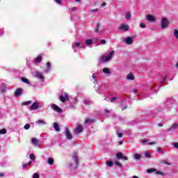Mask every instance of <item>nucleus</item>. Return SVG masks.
I'll return each instance as SVG.
<instances>
[{"label": "nucleus", "mask_w": 178, "mask_h": 178, "mask_svg": "<svg viewBox=\"0 0 178 178\" xmlns=\"http://www.w3.org/2000/svg\"><path fill=\"white\" fill-rule=\"evenodd\" d=\"M116 99H118V97H115L111 99H110L111 102H113V101H116Z\"/></svg>", "instance_id": "nucleus-44"}, {"label": "nucleus", "mask_w": 178, "mask_h": 178, "mask_svg": "<svg viewBox=\"0 0 178 178\" xmlns=\"http://www.w3.org/2000/svg\"><path fill=\"white\" fill-rule=\"evenodd\" d=\"M65 133L67 140H72L73 138V135H72V133H70V131H69V129H67Z\"/></svg>", "instance_id": "nucleus-11"}, {"label": "nucleus", "mask_w": 178, "mask_h": 178, "mask_svg": "<svg viewBox=\"0 0 178 178\" xmlns=\"http://www.w3.org/2000/svg\"><path fill=\"white\" fill-rule=\"evenodd\" d=\"M156 175H159L160 176H163V172H161V171H156Z\"/></svg>", "instance_id": "nucleus-43"}, {"label": "nucleus", "mask_w": 178, "mask_h": 178, "mask_svg": "<svg viewBox=\"0 0 178 178\" xmlns=\"http://www.w3.org/2000/svg\"><path fill=\"white\" fill-rule=\"evenodd\" d=\"M102 6H106V2H103L102 4Z\"/></svg>", "instance_id": "nucleus-63"}, {"label": "nucleus", "mask_w": 178, "mask_h": 178, "mask_svg": "<svg viewBox=\"0 0 178 178\" xmlns=\"http://www.w3.org/2000/svg\"><path fill=\"white\" fill-rule=\"evenodd\" d=\"M116 156L118 159H122L123 154H122V152L117 153Z\"/></svg>", "instance_id": "nucleus-28"}, {"label": "nucleus", "mask_w": 178, "mask_h": 178, "mask_svg": "<svg viewBox=\"0 0 178 178\" xmlns=\"http://www.w3.org/2000/svg\"><path fill=\"white\" fill-rule=\"evenodd\" d=\"M31 104H33V102L32 101H28V102H25L23 103V105H31Z\"/></svg>", "instance_id": "nucleus-37"}, {"label": "nucleus", "mask_w": 178, "mask_h": 178, "mask_svg": "<svg viewBox=\"0 0 178 178\" xmlns=\"http://www.w3.org/2000/svg\"><path fill=\"white\" fill-rule=\"evenodd\" d=\"M106 165L109 168H111V166H113V163L112 161H106Z\"/></svg>", "instance_id": "nucleus-36"}, {"label": "nucleus", "mask_w": 178, "mask_h": 178, "mask_svg": "<svg viewBox=\"0 0 178 178\" xmlns=\"http://www.w3.org/2000/svg\"><path fill=\"white\" fill-rule=\"evenodd\" d=\"M29 165H30V163H25V164H24V165H22V168H23V169H26V168H27V166H28Z\"/></svg>", "instance_id": "nucleus-50"}, {"label": "nucleus", "mask_w": 178, "mask_h": 178, "mask_svg": "<svg viewBox=\"0 0 178 178\" xmlns=\"http://www.w3.org/2000/svg\"><path fill=\"white\" fill-rule=\"evenodd\" d=\"M127 80H129L130 81H133L134 80V75H133V73L130 72L127 75L126 77Z\"/></svg>", "instance_id": "nucleus-17"}, {"label": "nucleus", "mask_w": 178, "mask_h": 178, "mask_svg": "<svg viewBox=\"0 0 178 178\" xmlns=\"http://www.w3.org/2000/svg\"><path fill=\"white\" fill-rule=\"evenodd\" d=\"M32 144L35 145V147H40V142H38V140H37L35 138H33L31 140Z\"/></svg>", "instance_id": "nucleus-16"}, {"label": "nucleus", "mask_w": 178, "mask_h": 178, "mask_svg": "<svg viewBox=\"0 0 178 178\" xmlns=\"http://www.w3.org/2000/svg\"><path fill=\"white\" fill-rule=\"evenodd\" d=\"M22 81H23V83H26V84H30V81H29L27 78H22Z\"/></svg>", "instance_id": "nucleus-30"}, {"label": "nucleus", "mask_w": 178, "mask_h": 178, "mask_svg": "<svg viewBox=\"0 0 178 178\" xmlns=\"http://www.w3.org/2000/svg\"><path fill=\"white\" fill-rule=\"evenodd\" d=\"M127 106H128L127 105H125L124 107H122V108H121V110H122V111H126V109H127Z\"/></svg>", "instance_id": "nucleus-57"}, {"label": "nucleus", "mask_w": 178, "mask_h": 178, "mask_svg": "<svg viewBox=\"0 0 178 178\" xmlns=\"http://www.w3.org/2000/svg\"><path fill=\"white\" fill-rule=\"evenodd\" d=\"M177 129H178V123H174L167 129V132L169 133L170 131H173V130H176Z\"/></svg>", "instance_id": "nucleus-9"}, {"label": "nucleus", "mask_w": 178, "mask_h": 178, "mask_svg": "<svg viewBox=\"0 0 178 178\" xmlns=\"http://www.w3.org/2000/svg\"><path fill=\"white\" fill-rule=\"evenodd\" d=\"M29 158L30 159H31L32 161H33V159H35V155H34V154H31L29 155Z\"/></svg>", "instance_id": "nucleus-39"}, {"label": "nucleus", "mask_w": 178, "mask_h": 178, "mask_svg": "<svg viewBox=\"0 0 178 178\" xmlns=\"http://www.w3.org/2000/svg\"><path fill=\"white\" fill-rule=\"evenodd\" d=\"M36 124H40V125H45L47 124V122H45V120H39L38 121H36Z\"/></svg>", "instance_id": "nucleus-19"}, {"label": "nucleus", "mask_w": 178, "mask_h": 178, "mask_svg": "<svg viewBox=\"0 0 178 178\" xmlns=\"http://www.w3.org/2000/svg\"><path fill=\"white\" fill-rule=\"evenodd\" d=\"M174 147L178 149V143H174Z\"/></svg>", "instance_id": "nucleus-58"}, {"label": "nucleus", "mask_w": 178, "mask_h": 178, "mask_svg": "<svg viewBox=\"0 0 178 178\" xmlns=\"http://www.w3.org/2000/svg\"><path fill=\"white\" fill-rule=\"evenodd\" d=\"M115 55V50L110 51L107 56H101L99 58V63H106V62H110L112 60L113 56Z\"/></svg>", "instance_id": "nucleus-1"}, {"label": "nucleus", "mask_w": 178, "mask_h": 178, "mask_svg": "<svg viewBox=\"0 0 178 178\" xmlns=\"http://www.w3.org/2000/svg\"><path fill=\"white\" fill-rule=\"evenodd\" d=\"M145 158L150 159L151 158V154H149V152H145Z\"/></svg>", "instance_id": "nucleus-34"}, {"label": "nucleus", "mask_w": 178, "mask_h": 178, "mask_svg": "<svg viewBox=\"0 0 178 178\" xmlns=\"http://www.w3.org/2000/svg\"><path fill=\"white\" fill-rule=\"evenodd\" d=\"M51 108L56 112H59V113H62V110L60 109V108L59 106H58V105H56L55 104H51Z\"/></svg>", "instance_id": "nucleus-14"}, {"label": "nucleus", "mask_w": 178, "mask_h": 178, "mask_svg": "<svg viewBox=\"0 0 178 178\" xmlns=\"http://www.w3.org/2000/svg\"><path fill=\"white\" fill-rule=\"evenodd\" d=\"M42 60V56H39L35 59V63H41Z\"/></svg>", "instance_id": "nucleus-22"}, {"label": "nucleus", "mask_w": 178, "mask_h": 178, "mask_svg": "<svg viewBox=\"0 0 178 178\" xmlns=\"http://www.w3.org/2000/svg\"><path fill=\"white\" fill-rule=\"evenodd\" d=\"M81 131H83V126H81L80 124H78L75 129V133L79 134V133H81Z\"/></svg>", "instance_id": "nucleus-15"}, {"label": "nucleus", "mask_w": 178, "mask_h": 178, "mask_svg": "<svg viewBox=\"0 0 178 178\" xmlns=\"http://www.w3.org/2000/svg\"><path fill=\"white\" fill-rule=\"evenodd\" d=\"M156 152H158V154H160L161 155H162V154H165V149H163V148L162 147H158L156 149Z\"/></svg>", "instance_id": "nucleus-23"}, {"label": "nucleus", "mask_w": 178, "mask_h": 178, "mask_svg": "<svg viewBox=\"0 0 178 178\" xmlns=\"http://www.w3.org/2000/svg\"><path fill=\"white\" fill-rule=\"evenodd\" d=\"M51 67V63H49V62L47 63V69H46L44 73H48L49 72H50Z\"/></svg>", "instance_id": "nucleus-21"}, {"label": "nucleus", "mask_w": 178, "mask_h": 178, "mask_svg": "<svg viewBox=\"0 0 178 178\" xmlns=\"http://www.w3.org/2000/svg\"><path fill=\"white\" fill-rule=\"evenodd\" d=\"M147 172L148 173H152L154 172H156V169H155V168H149V169L147 170Z\"/></svg>", "instance_id": "nucleus-31"}, {"label": "nucleus", "mask_w": 178, "mask_h": 178, "mask_svg": "<svg viewBox=\"0 0 178 178\" xmlns=\"http://www.w3.org/2000/svg\"><path fill=\"white\" fill-rule=\"evenodd\" d=\"M83 102H84L85 105H90L91 104V102H90V100L87 99H84Z\"/></svg>", "instance_id": "nucleus-35"}, {"label": "nucleus", "mask_w": 178, "mask_h": 178, "mask_svg": "<svg viewBox=\"0 0 178 178\" xmlns=\"http://www.w3.org/2000/svg\"><path fill=\"white\" fill-rule=\"evenodd\" d=\"M124 41L127 45H131L134 42L133 38L131 37H127Z\"/></svg>", "instance_id": "nucleus-12"}, {"label": "nucleus", "mask_w": 178, "mask_h": 178, "mask_svg": "<svg viewBox=\"0 0 178 178\" xmlns=\"http://www.w3.org/2000/svg\"><path fill=\"white\" fill-rule=\"evenodd\" d=\"M33 178H40V174L34 173L33 175Z\"/></svg>", "instance_id": "nucleus-42"}, {"label": "nucleus", "mask_w": 178, "mask_h": 178, "mask_svg": "<svg viewBox=\"0 0 178 178\" xmlns=\"http://www.w3.org/2000/svg\"><path fill=\"white\" fill-rule=\"evenodd\" d=\"M79 48H83V49H86V46H84L83 44L80 43Z\"/></svg>", "instance_id": "nucleus-53"}, {"label": "nucleus", "mask_w": 178, "mask_h": 178, "mask_svg": "<svg viewBox=\"0 0 178 178\" xmlns=\"http://www.w3.org/2000/svg\"><path fill=\"white\" fill-rule=\"evenodd\" d=\"M23 92V89L22 88H18L16 90L15 92V97H20V95L22 94Z\"/></svg>", "instance_id": "nucleus-18"}, {"label": "nucleus", "mask_w": 178, "mask_h": 178, "mask_svg": "<svg viewBox=\"0 0 178 178\" xmlns=\"http://www.w3.org/2000/svg\"><path fill=\"white\" fill-rule=\"evenodd\" d=\"M122 159H124V161H128L129 158L126 156H122Z\"/></svg>", "instance_id": "nucleus-55"}, {"label": "nucleus", "mask_w": 178, "mask_h": 178, "mask_svg": "<svg viewBox=\"0 0 178 178\" xmlns=\"http://www.w3.org/2000/svg\"><path fill=\"white\" fill-rule=\"evenodd\" d=\"M125 17L127 20L130 19V17H131V13H127L126 15H125Z\"/></svg>", "instance_id": "nucleus-33"}, {"label": "nucleus", "mask_w": 178, "mask_h": 178, "mask_svg": "<svg viewBox=\"0 0 178 178\" xmlns=\"http://www.w3.org/2000/svg\"><path fill=\"white\" fill-rule=\"evenodd\" d=\"M47 163H49V165H54V159L49 158L47 159Z\"/></svg>", "instance_id": "nucleus-29"}, {"label": "nucleus", "mask_w": 178, "mask_h": 178, "mask_svg": "<svg viewBox=\"0 0 178 178\" xmlns=\"http://www.w3.org/2000/svg\"><path fill=\"white\" fill-rule=\"evenodd\" d=\"M117 134H118V137H120V138L123 137V134L122 132H118L117 133Z\"/></svg>", "instance_id": "nucleus-47"}, {"label": "nucleus", "mask_w": 178, "mask_h": 178, "mask_svg": "<svg viewBox=\"0 0 178 178\" xmlns=\"http://www.w3.org/2000/svg\"><path fill=\"white\" fill-rule=\"evenodd\" d=\"M40 106L38 102H35L32 104V105L29 107L30 111H37Z\"/></svg>", "instance_id": "nucleus-7"}, {"label": "nucleus", "mask_w": 178, "mask_h": 178, "mask_svg": "<svg viewBox=\"0 0 178 178\" xmlns=\"http://www.w3.org/2000/svg\"><path fill=\"white\" fill-rule=\"evenodd\" d=\"M141 143H142V144L145 145V144H147V143H148V140H143L141 141Z\"/></svg>", "instance_id": "nucleus-52"}, {"label": "nucleus", "mask_w": 178, "mask_h": 178, "mask_svg": "<svg viewBox=\"0 0 178 178\" xmlns=\"http://www.w3.org/2000/svg\"><path fill=\"white\" fill-rule=\"evenodd\" d=\"M97 12H98V8L90 10L91 13H97Z\"/></svg>", "instance_id": "nucleus-46"}, {"label": "nucleus", "mask_w": 178, "mask_h": 178, "mask_svg": "<svg viewBox=\"0 0 178 178\" xmlns=\"http://www.w3.org/2000/svg\"><path fill=\"white\" fill-rule=\"evenodd\" d=\"M59 99L61 102H66V101H69V95L65 92L59 97Z\"/></svg>", "instance_id": "nucleus-5"}, {"label": "nucleus", "mask_w": 178, "mask_h": 178, "mask_svg": "<svg viewBox=\"0 0 178 178\" xmlns=\"http://www.w3.org/2000/svg\"><path fill=\"white\" fill-rule=\"evenodd\" d=\"M92 39H87L86 41H85V44L86 45H92Z\"/></svg>", "instance_id": "nucleus-25"}, {"label": "nucleus", "mask_w": 178, "mask_h": 178, "mask_svg": "<svg viewBox=\"0 0 178 178\" xmlns=\"http://www.w3.org/2000/svg\"><path fill=\"white\" fill-rule=\"evenodd\" d=\"M146 19H147L148 22H152V23H155V22H156L155 17L151 15H146Z\"/></svg>", "instance_id": "nucleus-13"}, {"label": "nucleus", "mask_w": 178, "mask_h": 178, "mask_svg": "<svg viewBox=\"0 0 178 178\" xmlns=\"http://www.w3.org/2000/svg\"><path fill=\"white\" fill-rule=\"evenodd\" d=\"M33 75L34 76V77H36V79H39L40 80H44V75H42V74H41L40 72L38 71H35L33 72Z\"/></svg>", "instance_id": "nucleus-6"}, {"label": "nucleus", "mask_w": 178, "mask_h": 178, "mask_svg": "<svg viewBox=\"0 0 178 178\" xmlns=\"http://www.w3.org/2000/svg\"><path fill=\"white\" fill-rule=\"evenodd\" d=\"M140 27H141L142 29H145L147 26H145V24L141 23V24H140Z\"/></svg>", "instance_id": "nucleus-48"}, {"label": "nucleus", "mask_w": 178, "mask_h": 178, "mask_svg": "<svg viewBox=\"0 0 178 178\" xmlns=\"http://www.w3.org/2000/svg\"><path fill=\"white\" fill-rule=\"evenodd\" d=\"M168 24L169 20H168L165 17H163L161 22V29H166Z\"/></svg>", "instance_id": "nucleus-4"}, {"label": "nucleus", "mask_w": 178, "mask_h": 178, "mask_svg": "<svg viewBox=\"0 0 178 178\" xmlns=\"http://www.w3.org/2000/svg\"><path fill=\"white\" fill-rule=\"evenodd\" d=\"M175 100L173 98H170V99H168L166 103H165V108H167V109L168 111H170V108H172V104H175Z\"/></svg>", "instance_id": "nucleus-3"}, {"label": "nucleus", "mask_w": 178, "mask_h": 178, "mask_svg": "<svg viewBox=\"0 0 178 178\" xmlns=\"http://www.w3.org/2000/svg\"><path fill=\"white\" fill-rule=\"evenodd\" d=\"M159 127H163V124L159 123Z\"/></svg>", "instance_id": "nucleus-64"}, {"label": "nucleus", "mask_w": 178, "mask_h": 178, "mask_svg": "<svg viewBox=\"0 0 178 178\" xmlns=\"http://www.w3.org/2000/svg\"><path fill=\"white\" fill-rule=\"evenodd\" d=\"M100 43H101V44H106V40H100Z\"/></svg>", "instance_id": "nucleus-54"}, {"label": "nucleus", "mask_w": 178, "mask_h": 178, "mask_svg": "<svg viewBox=\"0 0 178 178\" xmlns=\"http://www.w3.org/2000/svg\"><path fill=\"white\" fill-rule=\"evenodd\" d=\"M103 73L104 74H111V69L108 67L103 68Z\"/></svg>", "instance_id": "nucleus-20"}, {"label": "nucleus", "mask_w": 178, "mask_h": 178, "mask_svg": "<svg viewBox=\"0 0 178 178\" xmlns=\"http://www.w3.org/2000/svg\"><path fill=\"white\" fill-rule=\"evenodd\" d=\"M115 164L116 165V166H118L119 168H122V166H123V165H122L121 163H119V161H115Z\"/></svg>", "instance_id": "nucleus-38"}, {"label": "nucleus", "mask_w": 178, "mask_h": 178, "mask_svg": "<svg viewBox=\"0 0 178 178\" xmlns=\"http://www.w3.org/2000/svg\"><path fill=\"white\" fill-rule=\"evenodd\" d=\"M166 81V76H165L163 78V81H161V83H163V81Z\"/></svg>", "instance_id": "nucleus-61"}, {"label": "nucleus", "mask_w": 178, "mask_h": 178, "mask_svg": "<svg viewBox=\"0 0 178 178\" xmlns=\"http://www.w3.org/2000/svg\"><path fill=\"white\" fill-rule=\"evenodd\" d=\"M73 159L74 162L68 163V166L69 168H72V169L74 170V169H77V166H79V157L77 156V154H74Z\"/></svg>", "instance_id": "nucleus-2"}, {"label": "nucleus", "mask_w": 178, "mask_h": 178, "mask_svg": "<svg viewBox=\"0 0 178 178\" xmlns=\"http://www.w3.org/2000/svg\"><path fill=\"white\" fill-rule=\"evenodd\" d=\"M2 34H3V31H2V29H0V35H2Z\"/></svg>", "instance_id": "nucleus-62"}, {"label": "nucleus", "mask_w": 178, "mask_h": 178, "mask_svg": "<svg viewBox=\"0 0 178 178\" xmlns=\"http://www.w3.org/2000/svg\"><path fill=\"white\" fill-rule=\"evenodd\" d=\"M174 37H175V38H177L178 40V30L177 29L174 30Z\"/></svg>", "instance_id": "nucleus-32"}, {"label": "nucleus", "mask_w": 178, "mask_h": 178, "mask_svg": "<svg viewBox=\"0 0 178 178\" xmlns=\"http://www.w3.org/2000/svg\"><path fill=\"white\" fill-rule=\"evenodd\" d=\"M24 129H25V130H29L30 129V124H26Z\"/></svg>", "instance_id": "nucleus-41"}, {"label": "nucleus", "mask_w": 178, "mask_h": 178, "mask_svg": "<svg viewBox=\"0 0 178 178\" xmlns=\"http://www.w3.org/2000/svg\"><path fill=\"white\" fill-rule=\"evenodd\" d=\"M54 129L56 130V131H60V128L59 127V124H58L57 122L54 123Z\"/></svg>", "instance_id": "nucleus-24"}, {"label": "nucleus", "mask_w": 178, "mask_h": 178, "mask_svg": "<svg viewBox=\"0 0 178 178\" xmlns=\"http://www.w3.org/2000/svg\"><path fill=\"white\" fill-rule=\"evenodd\" d=\"M99 27V24H97V28L95 29V33H98V31H99V29H98Z\"/></svg>", "instance_id": "nucleus-49"}, {"label": "nucleus", "mask_w": 178, "mask_h": 178, "mask_svg": "<svg viewBox=\"0 0 178 178\" xmlns=\"http://www.w3.org/2000/svg\"><path fill=\"white\" fill-rule=\"evenodd\" d=\"M92 79H94V83H97V79H95V74H93L92 76Z\"/></svg>", "instance_id": "nucleus-51"}, {"label": "nucleus", "mask_w": 178, "mask_h": 178, "mask_svg": "<svg viewBox=\"0 0 178 178\" xmlns=\"http://www.w3.org/2000/svg\"><path fill=\"white\" fill-rule=\"evenodd\" d=\"M76 10H77V8H76V7H72V8H71L72 12H74V11Z\"/></svg>", "instance_id": "nucleus-56"}, {"label": "nucleus", "mask_w": 178, "mask_h": 178, "mask_svg": "<svg viewBox=\"0 0 178 178\" xmlns=\"http://www.w3.org/2000/svg\"><path fill=\"white\" fill-rule=\"evenodd\" d=\"M5 176V173L3 172H0V178H2Z\"/></svg>", "instance_id": "nucleus-59"}, {"label": "nucleus", "mask_w": 178, "mask_h": 178, "mask_svg": "<svg viewBox=\"0 0 178 178\" xmlns=\"http://www.w3.org/2000/svg\"><path fill=\"white\" fill-rule=\"evenodd\" d=\"M6 129H3L0 130V134H6Z\"/></svg>", "instance_id": "nucleus-40"}, {"label": "nucleus", "mask_w": 178, "mask_h": 178, "mask_svg": "<svg viewBox=\"0 0 178 178\" xmlns=\"http://www.w3.org/2000/svg\"><path fill=\"white\" fill-rule=\"evenodd\" d=\"M54 2H56V3H58V5L62 4V1L60 0H54Z\"/></svg>", "instance_id": "nucleus-45"}, {"label": "nucleus", "mask_w": 178, "mask_h": 178, "mask_svg": "<svg viewBox=\"0 0 178 178\" xmlns=\"http://www.w3.org/2000/svg\"><path fill=\"white\" fill-rule=\"evenodd\" d=\"M133 92H134V93L136 94V93L138 92V90H137V89H134V90H133Z\"/></svg>", "instance_id": "nucleus-60"}, {"label": "nucleus", "mask_w": 178, "mask_h": 178, "mask_svg": "<svg viewBox=\"0 0 178 178\" xmlns=\"http://www.w3.org/2000/svg\"><path fill=\"white\" fill-rule=\"evenodd\" d=\"M72 47V49L74 50V52H77V51H79V48H80V42H73Z\"/></svg>", "instance_id": "nucleus-10"}, {"label": "nucleus", "mask_w": 178, "mask_h": 178, "mask_svg": "<svg viewBox=\"0 0 178 178\" xmlns=\"http://www.w3.org/2000/svg\"><path fill=\"white\" fill-rule=\"evenodd\" d=\"M134 158L136 161H138V160L141 159V154H135Z\"/></svg>", "instance_id": "nucleus-27"}, {"label": "nucleus", "mask_w": 178, "mask_h": 178, "mask_svg": "<svg viewBox=\"0 0 178 178\" xmlns=\"http://www.w3.org/2000/svg\"><path fill=\"white\" fill-rule=\"evenodd\" d=\"M94 122H95V120H94V119L88 118V119L86 120L85 123L90 124H91V123H94Z\"/></svg>", "instance_id": "nucleus-26"}, {"label": "nucleus", "mask_w": 178, "mask_h": 178, "mask_svg": "<svg viewBox=\"0 0 178 178\" xmlns=\"http://www.w3.org/2000/svg\"><path fill=\"white\" fill-rule=\"evenodd\" d=\"M119 30H120L121 31H129V25L127 24H121L120 26H119Z\"/></svg>", "instance_id": "nucleus-8"}]
</instances>
